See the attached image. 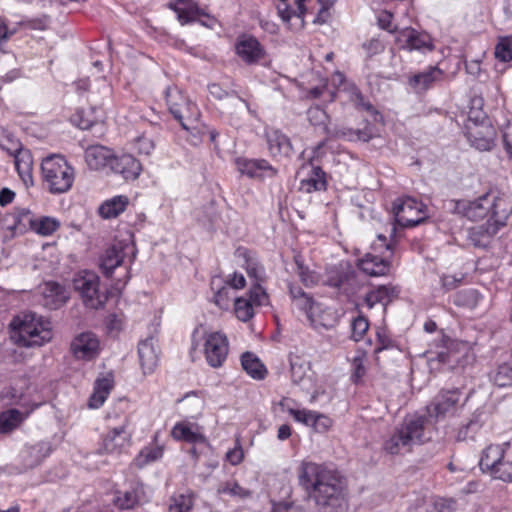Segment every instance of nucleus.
Instances as JSON below:
<instances>
[{
    "label": "nucleus",
    "instance_id": "obj_7",
    "mask_svg": "<svg viewBox=\"0 0 512 512\" xmlns=\"http://www.w3.org/2000/svg\"><path fill=\"white\" fill-rule=\"evenodd\" d=\"M1 147L14 157L15 168L24 188L33 186V158L30 150L24 149L21 142L9 133L3 138Z\"/></svg>",
    "mask_w": 512,
    "mask_h": 512
},
{
    "label": "nucleus",
    "instance_id": "obj_9",
    "mask_svg": "<svg viewBox=\"0 0 512 512\" xmlns=\"http://www.w3.org/2000/svg\"><path fill=\"white\" fill-rule=\"evenodd\" d=\"M493 194H481L479 197L470 199L451 200L448 209L471 221H477L489 216L491 209V196Z\"/></svg>",
    "mask_w": 512,
    "mask_h": 512
},
{
    "label": "nucleus",
    "instance_id": "obj_48",
    "mask_svg": "<svg viewBox=\"0 0 512 512\" xmlns=\"http://www.w3.org/2000/svg\"><path fill=\"white\" fill-rule=\"evenodd\" d=\"M162 455L163 450L160 447H145L134 459V464L138 468H143L145 465L161 458Z\"/></svg>",
    "mask_w": 512,
    "mask_h": 512
},
{
    "label": "nucleus",
    "instance_id": "obj_28",
    "mask_svg": "<svg viewBox=\"0 0 512 512\" xmlns=\"http://www.w3.org/2000/svg\"><path fill=\"white\" fill-rule=\"evenodd\" d=\"M443 72L437 66H429L426 70L409 77L408 84L416 93H423L433 84L441 80Z\"/></svg>",
    "mask_w": 512,
    "mask_h": 512
},
{
    "label": "nucleus",
    "instance_id": "obj_50",
    "mask_svg": "<svg viewBox=\"0 0 512 512\" xmlns=\"http://www.w3.org/2000/svg\"><path fill=\"white\" fill-rule=\"evenodd\" d=\"M194 505L192 494H180L173 498L168 512H191Z\"/></svg>",
    "mask_w": 512,
    "mask_h": 512
},
{
    "label": "nucleus",
    "instance_id": "obj_47",
    "mask_svg": "<svg viewBox=\"0 0 512 512\" xmlns=\"http://www.w3.org/2000/svg\"><path fill=\"white\" fill-rule=\"evenodd\" d=\"M60 226V223L51 217H42L31 221V228L39 235L48 236L54 233Z\"/></svg>",
    "mask_w": 512,
    "mask_h": 512
},
{
    "label": "nucleus",
    "instance_id": "obj_19",
    "mask_svg": "<svg viewBox=\"0 0 512 512\" xmlns=\"http://www.w3.org/2000/svg\"><path fill=\"white\" fill-rule=\"evenodd\" d=\"M171 435L175 440L185 441L191 444H202L209 446L205 435L200 431V427L196 423L181 421L172 428Z\"/></svg>",
    "mask_w": 512,
    "mask_h": 512
},
{
    "label": "nucleus",
    "instance_id": "obj_44",
    "mask_svg": "<svg viewBox=\"0 0 512 512\" xmlns=\"http://www.w3.org/2000/svg\"><path fill=\"white\" fill-rule=\"evenodd\" d=\"M492 380L499 387H512V358L497 366Z\"/></svg>",
    "mask_w": 512,
    "mask_h": 512
},
{
    "label": "nucleus",
    "instance_id": "obj_34",
    "mask_svg": "<svg viewBox=\"0 0 512 512\" xmlns=\"http://www.w3.org/2000/svg\"><path fill=\"white\" fill-rule=\"evenodd\" d=\"M236 255L243 259L242 267L246 270L248 277L252 279L254 283L263 282L265 280V269L257 259L252 256L251 251L246 248H238Z\"/></svg>",
    "mask_w": 512,
    "mask_h": 512
},
{
    "label": "nucleus",
    "instance_id": "obj_2",
    "mask_svg": "<svg viewBox=\"0 0 512 512\" xmlns=\"http://www.w3.org/2000/svg\"><path fill=\"white\" fill-rule=\"evenodd\" d=\"M9 326L11 338L19 347H41L52 339L51 322L33 311L15 316Z\"/></svg>",
    "mask_w": 512,
    "mask_h": 512
},
{
    "label": "nucleus",
    "instance_id": "obj_42",
    "mask_svg": "<svg viewBox=\"0 0 512 512\" xmlns=\"http://www.w3.org/2000/svg\"><path fill=\"white\" fill-rule=\"evenodd\" d=\"M482 299L483 297L478 290L466 288L458 291L454 295L453 303L459 307L474 309L479 305Z\"/></svg>",
    "mask_w": 512,
    "mask_h": 512
},
{
    "label": "nucleus",
    "instance_id": "obj_53",
    "mask_svg": "<svg viewBox=\"0 0 512 512\" xmlns=\"http://www.w3.org/2000/svg\"><path fill=\"white\" fill-rule=\"evenodd\" d=\"M368 328L369 321L365 316L359 315L355 317L351 322L352 339L356 342L360 341Z\"/></svg>",
    "mask_w": 512,
    "mask_h": 512
},
{
    "label": "nucleus",
    "instance_id": "obj_51",
    "mask_svg": "<svg viewBox=\"0 0 512 512\" xmlns=\"http://www.w3.org/2000/svg\"><path fill=\"white\" fill-rule=\"evenodd\" d=\"M235 314L239 320L243 322L249 321L254 316V309L251 301L244 298H237L235 300Z\"/></svg>",
    "mask_w": 512,
    "mask_h": 512
},
{
    "label": "nucleus",
    "instance_id": "obj_31",
    "mask_svg": "<svg viewBox=\"0 0 512 512\" xmlns=\"http://www.w3.org/2000/svg\"><path fill=\"white\" fill-rule=\"evenodd\" d=\"M144 496L143 485L133 483L124 491H118L114 498V504L121 510H130L138 506Z\"/></svg>",
    "mask_w": 512,
    "mask_h": 512
},
{
    "label": "nucleus",
    "instance_id": "obj_49",
    "mask_svg": "<svg viewBox=\"0 0 512 512\" xmlns=\"http://www.w3.org/2000/svg\"><path fill=\"white\" fill-rule=\"evenodd\" d=\"M495 57L502 62L512 60V36L501 37L495 47Z\"/></svg>",
    "mask_w": 512,
    "mask_h": 512
},
{
    "label": "nucleus",
    "instance_id": "obj_40",
    "mask_svg": "<svg viewBox=\"0 0 512 512\" xmlns=\"http://www.w3.org/2000/svg\"><path fill=\"white\" fill-rule=\"evenodd\" d=\"M241 365L243 370L253 379L262 380L267 374L264 364L252 352L247 351L241 355Z\"/></svg>",
    "mask_w": 512,
    "mask_h": 512
},
{
    "label": "nucleus",
    "instance_id": "obj_14",
    "mask_svg": "<svg viewBox=\"0 0 512 512\" xmlns=\"http://www.w3.org/2000/svg\"><path fill=\"white\" fill-rule=\"evenodd\" d=\"M236 166L241 174L261 181L274 178L278 173L277 168L273 167L266 159L238 158Z\"/></svg>",
    "mask_w": 512,
    "mask_h": 512
},
{
    "label": "nucleus",
    "instance_id": "obj_61",
    "mask_svg": "<svg viewBox=\"0 0 512 512\" xmlns=\"http://www.w3.org/2000/svg\"><path fill=\"white\" fill-rule=\"evenodd\" d=\"M377 342L378 344L374 351L376 354L380 353L383 350L393 349L397 347L396 342L391 337H389L385 333V331L377 333Z\"/></svg>",
    "mask_w": 512,
    "mask_h": 512
},
{
    "label": "nucleus",
    "instance_id": "obj_56",
    "mask_svg": "<svg viewBox=\"0 0 512 512\" xmlns=\"http://www.w3.org/2000/svg\"><path fill=\"white\" fill-rule=\"evenodd\" d=\"M371 248L375 253L379 252L381 254L393 256L394 242L392 240L388 241L385 235L379 234L377 236V240L373 242Z\"/></svg>",
    "mask_w": 512,
    "mask_h": 512
},
{
    "label": "nucleus",
    "instance_id": "obj_35",
    "mask_svg": "<svg viewBox=\"0 0 512 512\" xmlns=\"http://www.w3.org/2000/svg\"><path fill=\"white\" fill-rule=\"evenodd\" d=\"M215 206L216 201L211 199L206 205L196 208L194 211V217L197 222L209 232L215 231V226L219 219V213Z\"/></svg>",
    "mask_w": 512,
    "mask_h": 512
},
{
    "label": "nucleus",
    "instance_id": "obj_37",
    "mask_svg": "<svg viewBox=\"0 0 512 512\" xmlns=\"http://www.w3.org/2000/svg\"><path fill=\"white\" fill-rule=\"evenodd\" d=\"M504 456L505 452L501 445H489L482 452L479 466L483 472H488L492 476Z\"/></svg>",
    "mask_w": 512,
    "mask_h": 512
},
{
    "label": "nucleus",
    "instance_id": "obj_21",
    "mask_svg": "<svg viewBox=\"0 0 512 512\" xmlns=\"http://www.w3.org/2000/svg\"><path fill=\"white\" fill-rule=\"evenodd\" d=\"M385 254L377 255L367 253L362 259L358 261L359 268L369 276H384L390 271L391 263L390 258Z\"/></svg>",
    "mask_w": 512,
    "mask_h": 512
},
{
    "label": "nucleus",
    "instance_id": "obj_32",
    "mask_svg": "<svg viewBox=\"0 0 512 512\" xmlns=\"http://www.w3.org/2000/svg\"><path fill=\"white\" fill-rule=\"evenodd\" d=\"M114 154L110 149L102 145H92L85 151V160L91 169L99 170L111 167Z\"/></svg>",
    "mask_w": 512,
    "mask_h": 512
},
{
    "label": "nucleus",
    "instance_id": "obj_8",
    "mask_svg": "<svg viewBox=\"0 0 512 512\" xmlns=\"http://www.w3.org/2000/svg\"><path fill=\"white\" fill-rule=\"evenodd\" d=\"M425 209L426 205L421 201L406 194L393 202L391 211L395 224L401 227H416L424 221L425 216L420 214H424Z\"/></svg>",
    "mask_w": 512,
    "mask_h": 512
},
{
    "label": "nucleus",
    "instance_id": "obj_59",
    "mask_svg": "<svg viewBox=\"0 0 512 512\" xmlns=\"http://www.w3.org/2000/svg\"><path fill=\"white\" fill-rule=\"evenodd\" d=\"M288 412L293 418L307 426H311L315 417V411L310 410H298L294 408H288Z\"/></svg>",
    "mask_w": 512,
    "mask_h": 512
},
{
    "label": "nucleus",
    "instance_id": "obj_5",
    "mask_svg": "<svg viewBox=\"0 0 512 512\" xmlns=\"http://www.w3.org/2000/svg\"><path fill=\"white\" fill-rule=\"evenodd\" d=\"M41 172L50 192H67L71 189L74 182V169L63 156L51 154L45 157L41 163Z\"/></svg>",
    "mask_w": 512,
    "mask_h": 512
},
{
    "label": "nucleus",
    "instance_id": "obj_39",
    "mask_svg": "<svg viewBox=\"0 0 512 512\" xmlns=\"http://www.w3.org/2000/svg\"><path fill=\"white\" fill-rule=\"evenodd\" d=\"M402 35L406 38V45L410 50L432 51L434 48L430 36L420 33L414 28H405Z\"/></svg>",
    "mask_w": 512,
    "mask_h": 512
},
{
    "label": "nucleus",
    "instance_id": "obj_38",
    "mask_svg": "<svg viewBox=\"0 0 512 512\" xmlns=\"http://www.w3.org/2000/svg\"><path fill=\"white\" fill-rule=\"evenodd\" d=\"M129 200L124 195H116L109 200L104 201L98 208L99 215L104 219H112L125 211Z\"/></svg>",
    "mask_w": 512,
    "mask_h": 512
},
{
    "label": "nucleus",
    "instance_id": "obj_29",
    "mask_svg": "<svg viewBox=\"0 0 512 512\" xmlns=\"http://www.w3.org/2000/svg\"><path fill=\"white\" fill-rule=\"evenodd\" d=\"M498 231L499 228L497 224L492 223L491 220H487L486 223L471 228L469 230L468 239L474 247L487 249Z\"/></svg>",
    "mask_w": 512,
    "mask_h": 512
},
{
    "label": "nucleus",
    "instance_id": "obj_24",
    "mask_svg": "<svg viewBox=\"0 0 512 512\" xmlns=\"http://www.w3.org/2000/svg\"><path fill=\"white\" fill-rule=\"evenodd\" d=\"M155 343L154 337L150 336L138 344V356L144 374L152 373L158 365L159 356Z\"/></svg>",
    "mask_w": 512,
    "mask_h": 512
},
{
    "label": "nucleus",
    "instance_id": "obj_20",
    "mask_svg": "<svg viewBox=\"0 0 512 512\" xmlns=\"http://www.w3.org/2000/svg\"><path fill=\"white\" fill-rule=\"evenodd\" d=\"M355 277L354 269L348 263H341L326 269L324 284L336 289H345Z\"/></svg>",
    "mask_w": 512,
    "mask_h": 512
},
{
    "label": "nucleus",
    "instance_id": "obj_11",
    "mask_svg": "<svg viewBox=\"0 0 512 512\" xmlns=\"http://www.w3.org/2000/svg\"><path fill=\"white\" fill-rule=\"evenodd\" d=\"M128 252H134L130 240L115 241L108 247L101 258L100 268L106 277H111L114 270L120 266Z\"/></svg>",
    "mask_w": 512,
    "mask_h": 512
},
{
    "label": "nucleus",
    "instance_id": "obj_43",
    "mask_svg": "<svg viewBox=\"0 0 512 512\" xmlns=\"http://www.w3.org/2000/svg\"><path fill=\"white\" fill-rule=\"evenodd\" d=\"M289 0H278L277 12L284 22H289L293 16L302 18L306 13V0H295L297 9H292L288 3Z\"/></svg>",
    "mask_w": 512,
    "mask_h": 512
},
{
    "label": "nucleus",
    "instance_id": "obj_60",
    "mask_svg": "<svg viewBox=\"0 0 512 512\" xmlns=\"http://www.w3.org/2000/svg\"><path fill=\"white\" fill-rule=\"evenodd\" d=\"M351 100L355 103L356 107H358V108L366 110L370 113L376 112L373 105L370 102L365 100L363 94L356 87H354L352 89Z\"/></svg>",
    "mask_w": 512,
    "mask_h": 512
},
{
    "label": "nucleus",
    "instance_id": "obj_54",
    "mask_svg": "<svg viewBox=\"0 0 512 512\" xmlns=\"http://www.w3.org/2000/svg\"><path fill=\"white\" fill-rule=\"evenodd\" d=\"M492 477L504 482H512V460H508L504 456L500 463H498Z\"/></svg>",
    "mask_w": 512,
    "mask_h": 512
},
{
    "label": "nucleus",
    "instance_id": "obj_63",
    "mask_svg": "<svg viewBox=\"0 0 512 512\" xmlns=\"http://www.w3.org/2000/svg\"><path fill=\"white\" fill-rule=\"evenodd\" d=\"M209 93L212 97H214L217 100H222L230 95L238 96L237 91L232 90L231 92L223 89L219 84L212 83L208 85Z\"/></svg>",
    "mask_w": 512,
    "mask_h": 512
},
{
    "label": "nucleus",
    "instance_id": "obj_17",
    "mask_svg": "<svg viewBox=\"0 0 512 512\" xmlns=\"http://www.w3.org/2000/svg\"><path fill=\"white\" fill-rule=\"evenodd\" d=\"M71 350L78 359L92 360L100 352V342L94 333L84 332L73 339Z\"/></svg>",
    "mask_w": 512,
    "mask_h": 512
},
{
    "label": "nucleus",
    "instance_id": "obj_12",
    "mask_svg": "<svg viewBox=\"0 0 512 512\" xmlns=\"http://www.w3.org/2000/svg\"><path fill=\"white\" fill-rule=\"evenodd\" d=\"M470 144L480 151H490L494 146L496 130L491 122L467 124L465 133Z\"/></svg>",
    "mask_w": 512,
    "mask_h": 512
},
{
    "label": "nucleus",
    "instance_id": "obj_22",
    "mask_svg": "<svg viewBox=\"0 0 512 512\" xmlns=\"http://www.w3.org/2000/svg\"><path fill=\"white\" fill-rule=\"evenodd\" d=\"M235 49L237 55L248 64L256 63L264 56L263 47L253 36H240Z\"/></svg>",
    "mask_w": 512,
    "mask_h": 512
},
{
    "label": "nucleus",
    "instance_id": "obj_25",
    "mask_svg": "<svg viewBox=\"0 0 512 512\" xmlns=\"http://www.w3.org/2000/svg\"><path fill=\"white\" fill-rule=\"evenodd\" d=\"M491 209L489 219L497 224L498 228L505 226L509 216L512 214V199L507 194L491 196Z\"/></svg>",
    "mask_w": 512,
    "mask_h": 512
},
{
    "label": "nucleus",
    "instance_id": "obj_10",
    "mask_svg": "<svg viewBox=\"0 0 512 512\" xmlns=\"http://www.w3.org/2000/svg\"><path fill=\"white\" fill-rule=\"evenodd\" d=\"M99 283V277L92 272H85L73 281L75 290L80 292L85 304L93 309L103 307L107 300V296L99 290Z\"/></svg>",
    "mask_w": 512,
    "mask_h": 512
},
{
    "label": "nucleus",
    "instance_id": "obj_13",
    "mask_svg": "<svg viewBox=\"0 0 512 512\" xmlns=\"http://www.w3.org/2000/svg\"><path fill=\"white\" fill-rule=\"evenodd\" d=\"M169 7L177 14V18L181 24L196 21L200 16L206 17V20H199L203 26L212 28L216 23L215 18L203 12L192 0H177L171 2Z\"/></svg>",
    "mask_w": 512,
    "mask_h": 512
},
{
    "label": "nucleus",
    "instance_id": "obj_23",
    "mask_svg": "<svg viewBox=\"0 0 512 512\" xmlns=\"http://www.w3.org/2000/svg\"><path fill=\"white\" fill-rule=\"evenodd\" d=\"M110 169L120 174L123 179L135 180L140 175L142 166L140 162L130 154H123L121 156H114Z\"/></svg>",
    "mask_w": 512,
    "mask_h": 512
},
{
    "label": "nucleus",
    "instance_id": "obj_33",
    "mask_svg": "<svg viewBox=\"0 0 512 512\" xmlns=\"http://www.w3.org/2000/svg\"><path fill=\"white\" fill-rule=\"evenodd\" d=\"M486 420L487 414L484 409H476L468 421L460 427L456 439L458 441L474 440Z\"/></svg>",
    "mask_w": 512,
    "mask_h": 512
},
{
    "label": "nucleus",
    "instance_id": "obj_18",
    "mask_svg": "<svg viewBox=\"0 0 512 512\" xmlns=\"http://www.w3.org/2000/svg\"><path fill=\"white\" fill-rule=\"evenodd\" d=\"M42 305L49 310H57L69 299L66 288L58 282L48 281L41 287Z\"/></svg>",
    "mask_w": 512,
    "mask_h": 512
},
{
    "label": "nucleus",
    "instance_id": "obj_16",
    "mask_svg": "<svg viewBox=\"0 0 512 512\" xmlns=\"http://www.w3.org/2000/svg\"><path fill=\"white\" fill-rule=\"evenodd\" d=\"M265 138L269 153L273 158H290L294 154L290 138L281 130L268 128L265 131Z\"/></svg>",
    "mask_w": 512,
    "mask_h": 512
},
{
    "label": "nucleus",
    "instance_id": "obj_3",
    "mask_svg": "<svg viewBox=\"0 0 512 512\" xmlns=\"http://www.w3.org/2000/svg\"><path fill=\"white\" fill-rule=\"evenodd\" d=\"M165 100L169 112L181 127L192 136H201L205 125L200 121V111L197 105L177 86H169L165 90Z\"/></svg>",
    "mask_w": 512,
    "mask_h": 512
},
{
    "label": "nucleus",
    "instance_id": "obj_62",
    "mask_svg": "<svg viewBox=\"0 0 512 512\" xmlns=\"http://www.w3.org/2000/svg\"><path fill=\"white\" fill-rule=\"evenodd\" d=\"M261 283L262 282L253 283V285L249 291V295H250L249 301H251V303L253 302L257 305H261L262 299L267 297V294H266L264 288L261 286Z\"/></svg>",
    "mask_w": 512,
    "mask_h": 512
},
{
    "label": "nucleus",
    "instance_id": "obj_64",
    "mask_svg": "<svg viewBox=\"0 0 512 512\" xmlns=\"http://www.w3.org/2000/svg\"><path fill=\"white\" fill-rule=\"evenodd\" d=\"M331 425V419L323 414L315 412L312 427L317 432H325Z\"/></svg>",
    "mask_w": 512,
    "mask_h": 512
},
{
    "label": "nucleus",
    "instance_id": "obj_57",
    "mask_svg": "<svg viewBox=\"0 0 512 512\" xmlns=\"http://www.w3.org/2000/svg\"><path fill=\"white\" fill-rule=\"evenodd\" d=\"M272 512H307L303 505L293 501L272 502Z\"/></svg>",
    "mask_w": 512,
    "mask_h": 512
},
{
    "label": "nucleus",
    "instance_id": "obj_58",
    "mask_svg": "<svg viewBox=\"0 0 512 512\" xmlns=\"http://www.w3.org/2000/svg\"><path fill=\"white\" fill-rule=\"evenodd\" d=\"M366 373L363 356H356L352 361L351 381L359 384Z\"/></svg>",
    "mask_w": 512,
    "mask_h": 512
},
{
    "label": "nucleus",
    "instance_id": "obj_46",
    "mask_svg": "<svg viewBox=\"0 0 512 512\" xmlns=\"http://www.w3.org/2000/svg\"><path fill=\"white\" fill-rule=\"evenodd\" d=\"M217 494H228L232 497H237L239 499H247L250 498L252 495V492L242 486L239 485V483L235 480L233 481H226L225 483H222L217 488Z\"/></svg>",
    "mask_w": 512,
    "mask_h": 512
},
{
    "label": "nucleus",
    "instance_id": "obj_55",
    "mask_svg": "<svg viewBox=\"0 0 512 512\" xmlns=\"http://www.w3.org/2000/svg\"><path fill=\"white\" fill-rule=\"evenodd\" d=\"M134 148L138 154L148 156L155 149V142L152 138L142 134L135 138Z\"/></svg>",
    "mask_w": 512,
    "mask_h": 512
},
{
    "label": "nucleus",
    "instance_id": "obj_41",
    "mask_svg": "<svg viewBox=\"0 0 512 512\" xmlns=\"http://www.w3.org/2000/svg\"><path fill=\"white\" fill-rule=\"evenodd\" d=\"M288 358L291 380L293 384L298 385L305 380L307 372L311 368L310 362L304 356L295 353H290Z\"/></svg>",
    "mask_w": 512,
    "mask_h": 512
},
{
    "label": "nucleus",
    "instance_id": "obj_45",
    "mask_svg": "<svg viewBox=\"0 0 512 512\" xmlns=\"http://www.w3.org/2000/svg\"><path fill=\"white\" fill-rule=\"evenodd\" d=\"M484 100L482 97L475 96L470 100L468 111V124H478L490 122L486 113L483 111Z\"/></svg>",
    "mask_w": 512,
    "mask_h": 512
},
{
    "label": "nucleus",
    "instance_id": "obj_36",
    "mask_svg": "<svg viewBox=\"0 0 512 512\" xmlns=\"http://www.w3.org/2000/svg\"><path fill=\"white\" fill-rule=\"evenodd\" d=\"M326 189V174L319 166L312 167L310 174L300 180L299 192H319Z\"/></svg>",
    "mask_w": 512,
    "mask_h": 512
},
{
    "label": "nucleus",
    "instance_id": "obj_26",
    "mask_svg": "<svg viewBox=\"0 0 512 512\" xmlns=\"http://www.w3.org/2000/svg\"><path fill=\"white\" fill-rule=\"evenodd\" d=\"M399 289L393 285H379L371 289L364 297V302L369 309L373 308L376 304L383 306V311L386 312L387 306L398 297Z\"/></svg>",
    "mask_w": 512,
    "mask_h": 512
},
{
    "label": "nucleus",
    "instance_id": "obj_6",
    "mask_svg": "<svg viewBox=\"0 0 512 512\" xmlns=\"http://www.w3.org/2000/svg\"><path fill=\"white\" fill-rule=\"evenodd\" d=\"M461 396V390L454 388L450 390L442 389L426 407L424 414H418V417L425 418V428L435 425L438 421L444 419L447 414L455 410Z\"/></svg>",
    "mask_w": 512,
    "mask_h": 512
},
{
    "label": "nucleus",
    "instance_id": "obj_52",
    "mask_svg": "<svg viewBox=\"0 0 512 512\" xmlns=\"http://www.w3.org/2000/svg\"><path fill=\"white\" fill-rule=\"evenodd\" d=\"M307 117L313 126L322 127L327 132L326 122L328 115L324 109L319 106L311 107L307 111Z\"/></svg>",
    "mask_w": 512,
    "mask_h": 512
},
{
    "label": "nucleus",
    "instance_id": "obj_1",
    "mask_svg": "<svg viewBox=\"0 0 512 512\" xmlns=\"http://www.w3.org/2000/svg\"><path fill=\"white\" fill-rule=\"evenodd\" d=\"M298 483L313 500L318 512H348V491L341 473L325 464L303 461Z\"/></svg>",
    "mask_w": 512,
    "mask_h": 512
},
{
    "label": "nucleus",
    "instance_id": "obj_30",
    "mask_svg": "<svg viewBox=\"0 0 512 512\" xmlns=\"http://www.w3.org/2000/svg\"><path fill=\"white\" fill-rule=\"evenodd\" d=\"M113 387L114 376L111 372L102 377H98L94 382L93 393L88 400L89 408L97 409L101 407Z\"/></svg>",
    "mask_w": 512,
    "mask_h": 512
},
{
    "label": "nucleus",
    "instance_id": "obj_27",
    "mask_svg": "<svg viewBox=\"0 0 512 512\" xmlns=\"http://www.w3.org/2000/svg\"><path fill=\"white\" fill-rule=\"evenodd\" d=\"M128 446V438L124 427H117L109 431L97 452L99 454H120Z\"/></svg>",
    "mask_w": 512,
    "mask_h": 512
},
{
    "label": "nucleus",
    "instance_id": "obj_15",
    "mask_svg": "<svg viewBox=\"0 0 512 512\" xmlns=\"http://www.w3.org/2000/svg\"><path fill=\"white\" fill-rule=\"evenodd\" d=\"M204 346L208 364L214 368L222 366L228 355L227 337L220 332L211 333L207 335Z\"/></svg>",
    "mask_w": 512,
    "mask_h": 512
},
{
    "label": "nucleus",
    "instance_id": "obj_4",
    "mask_svg": "<svg viewBox=\"0 0 512 512\" xmlns=\"http://www.w3.org/2000/svg\"><path fill=\"white\" fill-rule=\"evenodd\" d=\"M425 418L418 414L407 416L400 427L384 441L383 449L392 455L399 454L403 449L410 450L413 445L425 441Z\"/></svg>",
    "mask_w": 512,
    "mask_h": 512
}]
</instances>
